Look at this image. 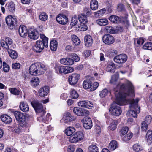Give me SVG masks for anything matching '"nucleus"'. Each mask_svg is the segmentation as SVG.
Segmentation results:
<instances>
[{"label": "nucleus", "mask_w": 152, "mask_h": 152, "mask_svg": "<svg viewBox=\"0 0 152 152\" xmlns=\"http://www.w3.org/2000/svg\"><path fill=\"white\" fill-rule=\"evenodd\" d=\"M116 102H114L109 109V111L112 115L119 116L121 113V108L118 105H125L127 103V98L135 96L134 87L132 83L129 82L126 84H122L120 86L119 91L116 90L115 92Z\"/></svg>", "instance_id": "f257e3e1"}, {"label": "nucleus", "mask_w": 152, "mask_h": 152, "mask_svg": "<svg viewBox=\"0 0 152 152\" xmlns=\"http://www.w3.org/2000/svg\"><path fill=\"white\" fill-rule=\"evenodd\" d=\"M132 97V98H127V104H130L129 107L131 108L134 109L135 110L132 109L130 110L129 111V115L132 116L134 118L137 117V113H139L140 112V107H138V103L139 99L138 98H137L134 99L132 98L134 97Z\"/></svg>", "instance_id": "f03ea898"}, {"label": "nucleus", "mask_w": 152, "mask_h": 152, "mask_svg": "<svg viewBox=\"0 0 152 152\" xmlns=\"http://www.w3.org/2000/svg\"><path fill=\"white\" fill-rule=\"evenodd\" d=\"M45 71L44 66L39 63L32 64L29 69L30 74L33 75L37 76L43 74Z\"/></svg>", "instance_id": "7ed1b4c3"}, {"label": "nucleus", "mask_w": 152, "mask_h": 152, "mask_svg": "<svg viewBox=\"0 0 152 152\" xmlns=\"http://www.w3.org/2000/svg\"><path fill=\"white\" fill-rule=\"evenodd\" d=\"M14 115L17 120L19 122V125L21 127H26L27 123L26 121V117L24 115L20 112L15 111L14 113Z\"/></svg>", "instance_id": "20e7f679"}, {"label": "nucleus", "mask_w": 152, "mask_h": 152, "mask_svg": "<svg viewBox=\"0 0 152 152\" xmlns=\"http://www.w3.org/2000/svg\"><path fill=\"white\" fill-rule=\"evenodd\" d=\"M5 20L7 25L10 29H13L17 26V20L15 16L10 15L6 17Z\"/></svg>", "instance_id": "39448f33"}, {"label": "nucleus", "mask_w": 152, "mask_h": 152, "mask_svg": "<svg viewBox=\"0 0 152 152\" xmlns=\"http://www.w3.org/2000/svg\"><path fill=\"white\" fill-rule=\"evenodd\" d=\"M36 42V45L33 47V49L36 52H40L44 47L47 48L48 46V43L45 42H44L42 41L38 40Z\"/></svg>", "instance_id": "423d86ee"}, {"label": "nucleus", "mask_w": 152, "mask_h": 152, "mask_svg": "<svg viewBox=\"0 0 152 152\" xmlns=\"http://www.w3.org/2000/svg\"><path fill=\"white\" fill-rule=\"evenodd\" d=\"M84 137L83 132L79 131L70 137L69 139V141L72 142H76L82 140Z\"/></svg>", "instance_id": "0eeeda50"}, {"label": "nucleus", "mask_w": 152, "mask_h": 152, "mask_svg": "<svg viewBox=\"0 0 152 152\" xmlns=\"http://www.w3.org/2000/svg\"><path fill=\"white\" fill-rule=\"evenodd\" d=\"M31 104L36 112L42 113L43 114L46 113L45 111L43 109L42 104L37 101H33Z\"/></svg>", "instance_id": "6e6552de"}, {"label": "nucleus", "mask_w": 152, "mask_h": 152, "mask_svg": "<svg viewBox=\"0 0 152 152\" xmlns=\"http://www.w3.org/2000/svg\"><path fill=\"white\" fill-rule=\"evenodd\" d=\"M73 112L75 114L79 116H86L89 113L88 110L77 107H75L73 108Z\"/></svg>", "instance_id": "1a4fd4ad"}, {"label": "nucleus", "mask_w": 152, "mask_h": 152, "mask_svg": "<svg viewBox=\"0 0 152 152\" xmlns=\"http://www.w3.org/2000/svg\"><path fill=\"white\" fill-rule=\"evenodd\" d=\"M127 56L125 54H121L115 57L113 60L115 62L121 64L125 62L127 59Z\"/></svg>", "instance_id": "9d476101"}, {"label": "nucleus", "mask_w": 152, "mask_h": 152, "mask_svg": "<svg viewBox=\"0 0 152 152\" xmlns=\"http://www.w3.org/2000/svg\"><path fill=\"white\" fill-rule=\"evenodd\" d=\"M28 35L30 39L34 40L37 39L39 37V34L37 31L32 28L29 29Z\"/></svg>", "instance_id": "9b49d317"}, {"label": "nucleus", "mask_w": 152, "mask_h": 152, "mask_svg": "<svg viewBox=\"0 0 152 152\" xmlns=\"http://www.w3.org/2000/svg\"><path fill=\"white\" fill-rule=\"evenodd\" d=\"M102 40L103 42L107 45L111 44L115 41L113 37L109 34L104 35L102 37Z\"/></svg>", "instance_id": "f8f14e48"}, {"label": "nucleus", "mask_w": 152, "mask_h": 152, "mask_svg": "<svg viewBox=\"0 0 152 152\" xmlns=\"http://www.w3.org/2000/svg\"><path fill=\"white\" fill-rule=\"evenodd\" d=\"M80 77V75L78 74H73L70 76L68 78L69 83L72 85L76 84Z\"/></svg>", "instance_id": "ddd939ff"}, {"label": "nucleus", "mask_w": 152, "mask_h": 152, "mask_svg": "<svg viewBox=\"0 0 152 152\" xmlns=\"http://www.w3.org/2000/svg\"><path fill=\"white\" fill-rule=\"evenodd\" d=\"M56 20L59 23L62 24H66L68 21L67 17L65 15L63 14H59L56 17Z\"/></svg>", "instance_id": "4468645a"}, {"label": "nucleus", "mask_w": 152, "mask_h": 152, "mask_svg": "<svg viewBox=\"0 0 152 152\" xmlns=\"http://www.w3.org/2000/svg\"><path fill=\"white\" fill-rule=\"evenodd\" d=\"M78 105L82 107L91 109L93 107V104L90 101L88 100H83L78 102Z\"/></svg>", "instance_id": "2eb2a0df"}, {"label": "nucleus", "mask_w": 152, "mask_h": 152, "mask_svg": "<svg viewBox=\"0 0 152 152\" xmlns=\"http://www.w3.org/2000/svg\"><path fill=\"white\" fill-rule=\"evenodd\" d=\"M83 127L86 129H90L92 126L91 119L90 118H84L83 119Z\"/></svg>", "instance_id": "dca6fc26"}, {"label": "nucleus", "mask_w": 152, "mask_h": 152, "mask_svg": "<svg viewBox=\"0 0 152 152\" xmlns=\"http://www.w3.org/2000/svg\"><path fill=\"white\" fill-rule=\"evenodd\" d=\"M28 31L27 28L23 25H20L19 28V35L23 37H25L27 35Z\"/></svg>", "instance_id": "f3484780"}, {"label": "nucleus", "mask_w": 152, "mask_h": 152, "mask_svg": "<svg viewBox=\"0 0 152 152\" xmlns=\"http://www.w3.org/2000/svg\"><path fill=\"white\" fill-rule=\"evenodd\" d=\"M62 120L64 121V123H68L74 120L75 118L70 113H67L64 115Z\"/></svg>", "instance_id": "a211bd4d"}, {"label": "nucleus", "mask_w": 152, "mask_h": 152, "mask_svg": "<svg viewBox=\"0 0 152 152\" xmlns=\"http://www.w3.org/2000/svg\"><path fill=\"white\" fill-rule=\"evenodd\" d=\"M49 92V87L44 86L41 88L39 91V94L41 97H44L47 95Z\"/></svg>", "instance_id": "6ab92c4d"}, {"label": "nucleus", "mask_w": 152, "mask_h": 152, "mask_svg": "<svg viewBox=\"0 0 152 152\" xmlns=\"http://www.w3.org/2000/svg\"><path fill=\"white\" fill-rule=\"evenodd\" d=\"M60 61L61 64L67 65H72L74 63L73 59L69 58H62L60 59Z\"/></svg>", "instance_id": "aec40b11"}, {"label": "nucleus", "mask_w": 152, "mask_h": 152, "mask_svg": "<svg viewBox=\"0 0 152 152\" xmlns=\"http://www.w3.org/2000/svg\"><path fill=\"white\" fill-rule=\"evenodd\" d=\"M85 45L87 47L91 46L93 43V40L90 35H86L84 38Z\"/></svg>", "instance_id": "412c9836"}, {"label": "nucleus", "mask_w": 152, "mask_h": 152, "mask_svg": "<svg viewBox=\"0 0 152 152\" xmlns=\"http://www.w3.org/2000/svg\"><path fill=\"white\" fill-rule=\"evenodd\" d=\"M40 113L41 116L37 118V120L39 121H42L44 122H45L47 121L48 120L49 117L50 116V114L48 113L46 116H45V113H44L43 114L42 113Z\"/></svg>", "instance_id": "4be33fe9"}, {"label": "nucleus", "mask_w": 152, "mask_h": 152, "mask_svg": "<svg viewBox=\"0 0 152 152\" xmlns=\"http://www.w3.org/2000/svg\"><path fill=\"white\" fill-rule=\"evenodd\" d=\"M20 110L24 112H27L29 110V107L27 103L23 102H22L19 106Z\"/></svg>", "instance_id": "5701e85b"}, {"label": "nucleus", "mask_w": 152, "mask_h": 152, "mask_svg": "<svg viewBox=\"0 0 152 152\" xmlns=\"http://www.w3.org/2000/svg\"><path fill=\"white\" fill-rule=\"evenodd\" d=\"M1 119L3 122L6 124H9L12 121L11 118L9 116L6 115H2Z\"/></svg>", "instance_id": "b1692460"}, {"label": "nucleus", "mask_w": 152, "mask_h": 152, "mask_svg": "<svg viewBox=\"0 0 152 152\" xmlns=\"http://www.w3.org/2000/svg\"><path fill=\"white\" fill-rule=\"evenodd\" d=\"M109 20L113 23H118L120 22L121 19L117 16L111 15L109 18Z\"/></svg>", "instance_id": "393cba45"}, {"label": "nucleus", "mask_w": 152, "mask_h": 152, "mask_svg": "<svg viewBox=\"0 0 152 152\" xmlns=\"http://www.w3.org/2000/svg\"><path fill=\"white\" fill-rule=\"evenodd\" d=\"M146 140L149 144L152 143V132L151 130H149L147 132L146 135Z\"/></svg>", "instance_id": "a878e982"}, {"label": "nucleus", "mask_w": 152, "mask_h": 152, "mask_svg": "<svg viewBox=\"0 0 152 152\" xmlns=\"http://www.w3.org/2000/svg\"><path fill=\"white\" fill-rule=\"evenodd\" d=\"M96 23L101 26H105L108 24V21L106 18L99 19L96 20Z\"/></svg>", "instance_id": "bb28decb"}, {"label": "nucleus", "mask_w": 152, "mask_h": 152, "mask_svg": "<svg viewBox=\"0 0 152 152\" xmlns=\"http://www.w3.org/2000/svg\"><path fill=\"white\" fill-rule=\"evenodd\" d=\"M115 67L114 63H111L108 64L106 68V71L111 73H114L115 71Z\"/></svg>", "instance_id": "cd10ccee"}, {"label": "nucleus", "mask_w": 152, "mask_h": 152, "mask_svg": "<svg viewBox=\"0 0 152 152\" xmlns=\"http://www.w3.org/2000/svg\"><path fill=\"white\" fill-rule=\"evenodd\" d=\"M90 7L91 9L96 10L98 8V3L96 0H91L90 3Z\"/></svg>", "instance_id": "c85d7f7f"}, {"label": "nucleus", "mask_w": 152, "mask_h": 152, "mask_svg": "<svg viewBox=\"0 0 152 152\" xmlns=\"http://www.w3.org/2000/svg\"><path fill=\"white\" fill-rule=\"evenodd\" d=\"M58 43L57 41L54 40H52L50 43V47L51 50L55 51L57 48Z\"/></svg>", "instance_id": "c756f323"}, {"label": "nucleus", "mask_w": 152, "mask_h": 152, "mask_svg": "<svg viewBox=\"0 0 152 152\" xmlns=\"http://www.w3.org/2000/svg\"><path fill=\"white\" fill-rule=\"evenodd\" d=\"M104 30L107 33L110 34H114L116 33V30L111 26H107L105 27Z\"/></svg>", "instance_id": "7c9ffc66"}, {"label": "nucleus", "mask_w": 152, "mask_h": 152, "mask_svg": "<svg viewBox=\"0 0 152 152\" xmlns=\"http://www.w3.org/2000/svg\"><path fill=\"white\" fill-rule=\"evenodd\" d=\"M83 85L84 89H88L91 88L92 86V83L90 80H86L83 82Z\"/></svg>", "instance_id": "2f4dec72"}, {"label": "nucleus", "mask_w": 152, "mask_h": 152, "mask_svg": "<svg viewBox=\"0 0 152 152\" xmlns=\"http://www.w3.org/2000/svg\"><path fill=\"white\" fill-rule=\"evenodd\" d=\"M75 131V129L73 127H69L65 131L66 134L68 136L71 135Z\"/></svg>", "instance_id": "473e14b6"}, {"label": "nucleus", "mask_w": 152, "mask_h": 152, "mask_svg": "<svg viewBox=\"0 0 152 152\" xmlns=\"http://www.w3.org/2000/svg\"><path fill=\"white\" fill-rule=\"evenodd\" d=\"M79 20L82 23H86L87 22V18L86 16L83 14H81L79 15Z\"/></svg>", "instance_id": "72a5a7b5"}, {"label": "nucleus", "mask_w": 152, "mask_h": 152, "mask_svg": "<svg viewBox=\"0 0 152 152\" xmlns=\"http://www.w3.org/2000/svg\"><path fill=\"white\" fill-rule=\"evenodd\" d=\"M8 52L12 58L15 59L17 58L18 54L16 51L10 49L8 50Z\"/></svg>", "instance_id": "f704fd0d"}, {"label": "nucleus", "mask_w": 152, "mask_h": 152, "mask_svg": "<svg viewBox=\"0 0 152 152\" xmlns=\"http://www.w3.org/2000/svg\"><path fill=\"white\" fill-rule=\"evenodd\" d=\"M72 40L73 43L76 46L78 45L80 43V40L78 38V37L76 35H73L72 37Z\"/></svg>", "instance_id": "c9c22d12"}, {"label": "nucleus", "mask_w": 152, "mask_h": 152, "mask_svg": "<svg viewBox=\"0 0 152 152\" xmlns=\"http://www.w3.org/2000/svg\"><path fill=\"white\" fill-rule=\"evenodd\" d=\"M106 11V9L105 8H103L96 12H95L94 14L95 16L96 17H101L105 13Z\"/></svg>", "instance_id": "e433bc0d"}, {"label": "nucleus", "mask_w": 152, "mask_h": 152, "mask_svg": "<svg viewBox=\"0 0 152 152\" xmlns=\"http://www.w3.org/2000/svg\"><path fill=\"white\" fill-rule=\"evenodd\" d=\"M109 147L112 150H115L118 147L117 142L115 140L112 141L109 144Z\"/></svg>", "instance_id": "4c0bfd02"}, {"label": "nucleus", "mask_w": 152, "mask_h": 152, "mask_svg": "<svg viewBox=\"0 0 152 152\" xmlns=\"http://www.w3.org/2000/svg\"><path fill=\"white\" fill-rule=\"evenodd\" d=\"M7 9L11 12H13L15 11V7L13 3L10 2L7 5Z\"/></svg>", "instance_id": "58836bf2"}, {"label": "nucleus", "mask_w": 152, "mask_h": 152, "mask_svg": "<svg viewBox=\"0 0 152 152\" xmlns=\"http://www.w3.org/2000/svg\"><path fill=\"white\" fill-rule=\"evenodd\" d=\"M70 95L72 98L76 99L78 98V94L77 91L74 89H72L71 90Z\"/></svg>", "instance_id": "ea45409f"}, {"label": "nucleus", "mask_w": 152, "mask_h": 152, "mask_svg": "<svg viewBox=\"0 0 152 152\" xmlns=\"http://www.w3.org/2000/svg\"><path fill=\"white\" fill-rule=\"evenodd\" d=\"M129 129L127 127H122L120 131V134L121 136H122L126 134L128 132Z\"/></svg>", "instance_id": "a19ab883"}, {"label": "nucleus", "mask_w": 152, "mask_h": 152, "mask_svg": "<svg viewBox=\"0 0 152 152\" xmlns=\"http://www.w3.org/2000/svg\"><path fill=\"white\" fill-rule=\"evenodd\" d=\"M89 152H98V148L94 145H90L88 147Z\"/></svg>", "instance_id": "79ce46f5"}, {"label": "nucleus", "mask_w": 152, "mask_h": 152, "mask_svg": "<svg viewBox=\"0 0 152 152\" xmlns=\"http://www.w3.org/2000/svg\"><path fill=\"white\" fill-rule=\"evenodd\" d=\"M48 15L45 12L41 13L39 15V18L42 21H46L48 19Z\"/></svg>", "instance_id": "37998d69"}, {"label": "nucleus", "mask_w": 152, "mask_h": 152, "mask_svg": "<svg viewBox=\"0 0 152 152\" xmlns=\"http://www.w3.org/2000/svg\"><path fill=\"white\" fill-rule=\"evenodd\" d=\"M118 77L119 76L118 75H114L111 77V79L110 80V83L113 84H116V83Z\"/></svg>", "instance_id": "c03bdc74"}, {"label": "nucleus", "mask_w": 152, "mask_h": 152, "mask_svg": "<svg viewBox=\"0 0 152 152\" xmlns=\"http://www.w3.org/2000/svg\"><path fill=\"white\" fill-rule=\"evenodd\" d=\"M142 147L140 144H135L133 146V149L136 151L138 152L142 150Z\"/></svg>", "instance_id": "a18cd8bd"}, {"label": "nucleus", "mask_w": 152, "mask_h": 152, "mask_svg": "<svg viewBox=\"0 0 152 152\" xmlns=\"http://www.w3.org/2000/svg\"><path fill=\"white\" fill-rule=\"evenodd\" d=\"M142 48L144 49L151 50L152 49V43L148 42L145 43L142 47Z\"/></svg>", "instance_id": "49530a36"}, {"label": "nucleus", "mask_w": 152, "mask_h": 152, "mask_svg": "<svg viewBox=\"0 0 152 152\" xmlns=\"http://www.w3.org/2000/svg\"><path fill=\"white\" fill-rule=\"evenodd\" d=\"M117 124L118 122L117 120H113L111 123V126H110V129L112 130L115 129Z\"/></svg>", "instance_id": "de8ad7c7"}, {"label": "nucleus", "mask_w": 152, "mask_h": 152, "mask_svg": "<svg viewBox=\"0 0 152 152\" xmlns=\"http://www.w3.org/2000/svg\"><path fill=\"white\" fill-rule=\"evenodd\" d=\"M9 90L10 92L14 95H18L20 94V91L15 88H10Z\"/></svg>", "instance_id": "09e8293b"}, {"label": "nucleus", "mask_w": 152, "mask_h": 152, "mask_svg": "<svg viewBox=\"0 0 152 152\" xmlns=\"http://www.w3.org/2000/svg\"><path fill=\"white\" fill-rule=\"evenodd\" d=\"M77 18L76 16H75L72 18L70 25L72 26H74L77 24Z\"/></svg>", "instance_id": "8fccbe9b"}, {"label": "nucleus", "mask_w": 152, "mask_h": 152, "mask_svg": "<svg viewBox=\"0 0 152 152\" xmlns=\"http://www.w3.org/2000/svg\"><path fill=\"white\" fill-rule=\"evenodd\" d=\"M1 46L4 49L7 50H9L8 44L4 40H2L1 41Z\"/></svg>", "instance_id": "3c124183"}, {"label": "nucleus", "mask_w": 152, "mask_h": 152, "mask_svg": "<svg viewBox=\"0 0 152 152\" xmlns=\"http://www.w3.org/2000/svg\"><path fill=\"white\" fill-rule=\"evenodd\" d=\"M32 84L34 86L38 85L39 83V80L38 77H34L31 80Z\"/></svg>", "instance_id": "603ef678"}, {"label": "nucleus", "mask_w": 152, "mask_h": 152, "mask_svg": "<svg viewBox=\"0 0 152 152\" xmlns=\"http://www.w3.org/2000/svg\"><path fill=\"white\" fill-rule=\"evenodd\" d=\"M132 133H129L124 136L123 138V140L124 141H127L130 139L133 136Z\"/></svg>", "instance_id": "864d4df0"}, {"label": "nucleus", "mask_w": 152, "mask_h": 152, "mask_svg": "<svg viewBox=\"0 0 152 152\" xmlns=\"http://www.w3.org/2000/svg\"><path fill=\"white\" fill-rule=\"evenodd\" d=\"M85 23H82L80 26L79 27V29L80 30V31H85L88 29V27Z\"/></svg>", "instance_id": "5fc2aeb1"}, {"label": "nucleus", "mask_w": 152, "mask_h": 152, "mask_svg": "<svg viewBox=\"0 0 152 152\" xmlns=\"http://www.w3.org/2000/svg\"><path fill=\"white\" fill-rule=\"evenodd\" d=\"M152 118L151 115L146 116L144 118L143 122L149 124L151 121Z\"/></svg>", "instance_id": "6e6d98bb"}, {"label": "nucleus", "mask_w": 152, "mask_h": 152, "mask_svg": "<svg viewBox=\"0 0 152 152\" xmlns=\"http://www.w3.org/2000/svg\"><path fill=\"white\" fill-rule=\"evenodd\" d=\"M3 69L4 72H8L10 70V67L5 62L3 63Z\"/></svg>", "instance_id": "4d7b16f0"}, {"label": "nucleus", "mask_w": 152, "mask_h": 152, "mask_svg": "<svg viewBox=\"0 0 152 152\" xmlns=\"http://www.w3.org/2000/svg\"><path fill=\"white\" fill-rule=\"evenodd\" d=\"M108 93V91L106 89H104L101 91L99 95L101 97H104L107 95Z\"/></svg>", "instance_id": "13d9d810"}, {"label": "nucleus", "mask_w": 152, "mask_h": 152, "mask_svg": "<svg viewBox=\"0 0 152 152\" xmlns=\"http://www.w3.org/2000/svg\"><path fill=\"white\" fill-rule=\"evenodd\" d=\"M148 124L144 122L141 123V129L142 130L146 131L147 130Z\"/></svg>", "instance_id": "bf43d9fd"}, {"label": "nucleus", "mask_w": 152, "mask_h": 152, "mask_svg": "<svg viewBox=\"0 0 152 152\" xmlns=\"http://www.w3.org/2000/svg\"><path fill=\"white\" fill-rule=\"evenodd\" d=\"M73 70L74 69L72 67L65 66V74L72 72Z\"/></svg>", "instance_id": "052dcab7"}, {"label": "nucleus", "mask_w": 152, "mask_h": 152, "mask_svg": "<svg viewBox=\"0 0 152 152\" xmlns=\"http://www.w3.org/2000/svg\"><path fill=\"white\" fill-rule=\"evenodd\" d=\"M99 86V83L97 82H95L93 83V85H92L91 87L90 90L91 91H93L95 90Z\"/></svg>", "instance_id": "680f3d73"}, {"label": "nucleus", "mask_w": 152, "mask_h": 152, "mask_svg": "<svg viewBox=\"0 0 152 152\" xmlns=\"http://www.w3.org/2000/svg\"><path fill=\"white\" fill-rule=\"evenodd\" d=\"M72 58L74 61L75 62L78 61L80 59V58L78 57V55L75 53H73L72 54Z\"/></svg>", "instance_id": "e2e57ef3"}, {"label": "nucleus", "mask_w": 152, "mask_h": 152, "mask_svg": "<svg viewBox=\"0 0 152 152\" xmlns=\"http://www.w3.org/2000/svg\"><path fill=\"white\" fill-rule=\"evenodd\" d=\"M20 64L19 63H15L12 64V67L14 69H17L20 68Z\"/></svg>", "instance_id": "0e129e2a"}, {"label": "nucleus", "mask_w": 152, "mask_h": 152, "mask_svg": "<svg viewBox=\"0 0 152 152\" xmlns=\"http://www.w3.org/2000/svg\"><path fill=\"white\" fill-rule=\"evenodd\" d=\"M84 15H85L86 16H88L91 15V10L89 9L85 8L84 10Z\"/></svg>", "instance_id": "69168bd1"}, {"label": "nucleus", "mask_w": 152, "mask_h": 152, "mask_svg": "<svg viewBox=\"0 0 152 152\" xmlns=\"http://www.w3.org/2000/svg\"><path fill=\"white\" fill-rule=\"evenodd\" d=\"M40 37L42 40V41L44 42H45L48 43V39L45 35L43 34H40Z\"/></svg>", "instance_id": "338daca9"}, {"label": "nucleus", "mask_w": 152, "mask_h": 152, "mask_svg": "<svg viewBox=\"0 0 152 152\" xmlns=\"http://www.w3.org/2000/svg\"><path fill=\"white\" fill-rule=\"evenodd\" d=\"M75 150L74 146L72 145H70L68 147L67 151L69 152H73Z\"/></svg>", "instance_id": "774afa93"}]
</instances>
